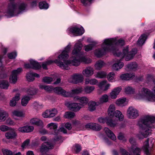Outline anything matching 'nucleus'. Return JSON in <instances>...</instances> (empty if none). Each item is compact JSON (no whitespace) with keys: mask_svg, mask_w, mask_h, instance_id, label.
<instances>
[{"mask_svg":"<svg viewBox=\"0 0 155 155\" xmlns=\"http://www.w3.org/2000/svg\"><path fill=\"white\" fill-rule=\"evenodd\" d=\"M94 72L93 68L91 67H88L83 71L82 74L86 77H89L93 74Z\"/></svg>","mask_w":155,"mask_h":155,"instance_id":"obj_20","label":"nucleus"},{"mask_svg":"<svg viewBox=\"0 0 155 155\" xmlns=\"http://www.w3.org/2000/svg\"><path fill=\"white\" fill-rule=\"evenodd\" d=\"M117 120H113L112 119H109L107 122V125L111 127H114L117 124Z\"/></svg>","mask_w":155,"mask_h":155,"instance_id":"obj_40","label":"nucleus"},{"mask_svg":"<svg viewBox=\"0 0 155 155\" xmlns=\"http://www.w3.org/2000/svg\"><path fill=\"white\" fill-rule=\"evenodd\" d=\"M30 100V97L28 96L25 95L23 96L21 99V105L24 107L26 106Z\"/></svg>","mask_w":155,"mask_h":155,"instance_id":"obj_31","label":"nucleus"},{"mask_svg":"<svg viewBox=\"0 0 155 155\" xmlns=\"http://www.w3.org/2000/svg\"><path fill=\"white\" fill-rule=\"evenodd\" d=\"M84 28L80 25L72 26L67 29L68 32L75 36L82 35L84 33Z\"/></svg>","mask_w":155,"mask_h":155,"instance_id":"obj_6","label":"nucleus"},{"mask_svg":"<svg viewBox=\"0 0 155 155\" xmlns=\"http://www.w3.org/2000/svg\"><path fill=\"white\" fill-rule=\"evenodd\" d=\"M97 44V43L96 42H93L91 44L85 46L84 47V48L85 51H88L92 50Z\"/></svg>","mask_w":155,"mask_h":155,"instance_id":"obj_36","label":"nucleus"},{"mask_svg":"<svg viewBox=\"0 0 155 155\" xmlns=\"http://www.w3.org/2000/svg\"><path fill=\"white\" fill-rule=\"evenodd\" d=\"M74 100L75 101L78 102L81 108L86 105L89 101L88 99L86 97H80L76 96L74 97Z\"/></svg>","mask_w":155,"mask_h":155,"instance_id":"obj_10","label":"nucleus"},{"mask_svg":"<svg viewBox=\"0 0 155 155\" xmlns=\"http://www.w3.org/2000/svg\"><path fill=\"white\" fill-rule=\"evenodd\" d=\"M124 92L127 94H133L134 93L135 90L130 86H127L124 88Z\"/></svg>","mask_w":155,"mask_h":155,"instance_id":"obj_45","label":"nucleus"},{"mask_svg":"<svg viewBox=\"0 0 155 155\" xmlns=\"http://www.w3.org/2000/svg\"><path fill=\"white\" fill-rule=\"evenodd\" d=\"M13 116H15L20 118H22L25 117V114L23 112L20 111L15 110L12 112Z\"/></svg>","mask_w":155,"mask_h":155,"instance_id":"obj_38","label":"nucleus"},{"mask_svg":"<svg viewBox=\"0 0 155 155\" xmlns=\"http://www.w3.org/2000/svg\"><path fill=\"white\" fill-rule=\"evenodd\" d=\"M115 110L116 107L114 104H111L110 105L107 110V113L108 115L111 117H114Z\"/></svg>","mask_w":155,"mask_h":155,"instance_id":"obj_23","label":"nucleus"},{"mask_svg":"<svg viewBox=\"0 0 155 155\" xmlns=\"http://www.w3.org/2000/svg\"><path fill=\"white\" fill-rule=\"evenodd\" d=\"M115 74L114 72H110L108 74L107 78V80L111 82H114L115 81V79L114 78Z\"/></svg>","mask_w":155,"mask_h":155,"instance_id":"obj_44","label":"nucleus"},{"mask_svg":"<svg viewBox=\"0 0 155 155\" xmlns=\"http://www.w3.org/2000/svg\"><path fill=\"white\" fill-rule=\"evenodd\" d=\"M124 44L123 39H105L102 45V49L95 50L94 54L97 58H100L105 55L106 52L111 51L115 56L121 58L125 57L126 61H130L137 53V49L134 48L131 51L128 52V46H127L123 49V53H121L116 46H122Z\"/></svg>","mask_w":155,"mask_h":155,"instance_id":"obj_1","label":"nucleus"},{"mask_svg":"<svg viewBox=\"0 0 155 155\" xmlns=\"http://www.w3.org/2000/svg\"><path fill=\"white\" fill-rule=\"evenodd\" d=\"M116 104L118 106L123 107L127 104L126 98L125 97L120 98L117 99L116 101Z\"/></svg>","mask_w":155,"mask_h":155,"instance_id":"obj_27","label":"nucleus"},{"mask_svg":"<svg viewBox=\"0 0 155 155\" xmlns=\"http://www.w3.org/2000/svg\"><path fill=\"white\" fill-rule=\"evenodd\" d=\"M9 131L5 134V136L7 139H12L15 138L17 136L16 130L14 129L10 128Z\"/></svg>","mask_w":155,"mask_h":155,"instance_id":"obj_15","label":"nucleus"},{"mask_svg":"<svg viewBox=\"0 0 155 155\" xmlns=\"http://www.w3.org/2000/svg\"><path fill=\"white\" fill-rule=\"evenodd\" d=\"M26 78L29 81H34L35 78L33 75V73H28L26 75Z\"/></svg>","mask_w":155,"mask_h":155,"instance_id":"obj_53","label":"nucleus"},{"mask_svg":"<svg viewBox=\"0 0 155 155\" xmlns=\"http://www.w3.org/2000/svg\"><path fill=\"white\" fill-rule=\"evenodd\" d=\"M95 87L93 86H87L83 89L84 93L86 94H89L92 92L94 90Z\"/></svg>","mask_w":155,"mask_h":155,"instance_id":"obj_32","label":"nucleus"},{"mask_svg":"<svg viewBox=\"0 0 155 155\" xmlns=\"http://www.w3.org/2000/svg\"><path fill=\"white\" fill-rule=\"evenodd\" d=\"M114 117L118 118L120 121H122L124 120V115L119 110H116L115 111Z\"/></svg>","mask_w":155,"mask_h":155,"instance_id":"obj_34","label":"nucleus"},{"mask_svg":"<svg viewBox=\"0 0 155 155\" xmlns=\"http://www.w3.org/2000/svg\"><path fill=\"white\" fill-rule=\"evenodd\" d=\"M135 77L134 75L131 73H127L123 74L120 76V78L122 80H128Z\"/></svg>","mask_w":155,"mask_h":155,"instance_id":"obj_26","label":"nucleus"},{"mask_svg":"<svg viewBox=\"0 0 155 155\" xmlns=\"http://www.w3.org/2000/svg\"><path fill=\"white\" fill-rule=\"evenodd\" d=\"M104 131L107 136L111 139L114 140H116V138L114 134L107 127H105Z\"/></svg>","mask_w":155,"mask_h":155,"instance_id":"obj_22","label":"nucleus"},{"mask_svg":"<svg viewBox=\"0 0 155 155\" xmlns=\"http://www.w3.org/2000/svg\"><path fill=\"white\" fill-rule=\"evenodd\" d=\"M49 114V110H47L43 113L42 116L45 118L50 117Z\"/></svg>","mask_w":155,"mask_h":155,"instance_id":"obj_63","label":"nucleus"},{"mask_svg":"<svg viewBox=\"0 0 155 155\" xmlns=\"http://www.w3.org/2000/svg\"><path fill=\"white\" fill-rule=\"evenodd\" d=\"M8 115L6 112L3 110H0V122L4 121Z\"/></svg>","mask_w":155,"mask_h":155,"instance_id":"obj_37","label":"nucleus"},{"mask_svg":"<svg viewBox=\"0 0 155 155\" xmlns=\"http://www.w3.org/2000/svg\"><path fill=\"white\" fill-rule=\"evenodd\" d=\"M32 106L35 109H38L40 107V105L37 102H35L32 104Z\"/></svg>","mask_w":155,"mask_h":155,"instance_id":"obj_64","label":"nucleus"},{"mask_svg":"<svg viewBox=\"0 0 155 155\" xmlns=\"http://www.w3.org/2000/svg\"><path fill=\"white\" fill-rule=\"evenodd\" d=\"M10 128L5 125H2L0 126V130L2 132H5L10 130Z\"/></svg>","mask_w":155,"mask_h":155,"instance_id":"obj_59","label":"nucleus"},{"mask_svg":"<svg viewBox=\"0 0 155 155\" xmlns=\"http://www.w3.org/2000/svg\"><path fill=\"white\" fill-rule=\"evenodd\" d=\"M20 94H17L13 97L12 99L10 101L9 104L12 107L15 106L18 102L20 99Z\"/></svg>","mask_w":155,"mask_h":155,"instance_id":"obj_24","label":"nucleus"},{"mask_svg":"<svg viewBox=\"0 0 155 155\" xmlns=\"http://www.w3.org/2000/svg\"><path fill=\"white\" fill-rule=\"evenodd\" d=\"M88 109L90 111H92L96 109V106L98 104L94 101H91L88 104Z\"/></svg>","mask_w":155,"mask_h":155,"instance_id":"obj_41","label":"nucleus"},{"mask_svg":"<svg viewBox=\"0 0 155 155\" xmlns=\"http://www.w3.org/2000/svg\"><path fill=\"white\" fill-rule=\"evenodd\" d=\"M155 123V117L147 116L140 119L137 125L139 127L140 131L137 136L139 139L147 137L150 135L151 128L155 127L153 124Z\"/></svg>","mask_w":155,"mask_h":155,"instance_id":"obj_3","label":"nucleus"},{"mask_svg":"<svg viewBox=\"0 0 155 155\" xmlns=\"http://www.w3.org/2000/svg\"><path fill=\"white\" fill-rule=\"evenodd\" d=\"M65 105L70 110L74 111H78L81 108L79 104L78 103H71L69 102H66L65 103Z\"/></svg>","mask_w":155,"mask_h":155,"instance_id":"obj_13","label":"nucleus"},{"mask_svg":"<svg viewBox=\"0 0 155 155\" xmlns=\"http://www.w3.org/2000/svg\"><path fill=\"white\" fill-rule=\"evenodd\" d=\"M127 115L129 118L134 119L139 116L138 110L132 107H130L127 110Z\"/></svg>","mask_w":155,"mask_h":155,"instance_id":"obj_9","label":"nucleus"},{"mask_svg":"<svg viewBox=\"0 0 155 155\" xmlns=\"http://www.w3.org/2000/svg\"><path fill=\"white\" fill-rule=\"evenodd\" d=\"M105 65L104 62L101 60L97 61L94 65L95 68L97 70H100Z\"/></svg>","mask_w":155,"mask_h":155,"instance_id":"obj_28","label":"nucleus"},{"mask_svg":"<svg viewBox=\"0 0 155 155\" xmlns=\"http://www.w3.org/2000/svg\"><path fill=\"white\" fill-rule=\"evenodd\" d=\"M110 86V84L107 83L106 80L103 81L98 84V87L104 91H107L109 88Z\"/></svg>","mask_w":155,"mask_h":155,"instance_id":"obj_18","label":"nucleus"},{"mask_svg":"<svg viewBox=\"0 0 155 155\" xmlns=\"http://www.w3.org/2000/svg\"><path fill=\"white\" fill-rule=\"evenodd\" d=\"M75 116L74 113L72 112H68L65 113L64 117L67 118L71 119L73 118Z\"/></svg>","mask_w":155,"mask_h":155,"instance_id":"obj_51","label":"nucleus"},{"mask_svg":"<svg viewBox=\"0 0 155 155\" xmlns=\"http://www.w3.org/2000/svg\"><path fill=\"white\" fill-rule=\"evenodd\" d=\"M83 91L82 87H81L72 90L71 92H70L71 96L69 97H73V94H78L81 93Z\"/></svg>","mask_w":155,"mask_h":155,"instance_id":"obj_33","label":"nucleus"},{"mask_svg":"<svg viewBox=\"0 0 155 155\" xmlns=\"http://www.w3.org/2000/svg\"><path fill=\"white\" fill-rule=\"evenodd\" d=\"M30 123L32 125L42 127L43 123L42 120L38 118H33L30 121Z\"/></svg>","mask_w":155,"mask_h":155,"instance_id":"obj_25","label":"nucleus"},{"mask_svg":"<svg viewBox=\"0 0 155 155\" xmlns=\"http://www.w3.org/2000/svg\"><path fill=\"white\" fill-rule=\"evenodd\" d=\"M53 91L55 93L58 94H61L64 97H69V96H71L70 92L66 91L60 87H57L54 88Z\"/></svg>","mask_w":155,"mask_h":155,"instance_id":"obj_11","label":"nucleus"},{"mask_svg":"<svg viewBox=\"0 0 155 155\" xmlns=\"http://www.w3.org/2000/svg\"><path fill=\"white\" fill-rule=\"evenodd\" d=\"M34 129V127L31 126L26 125L19 127L18 130L21 133H29L32 132Z\"/></svg>","mask_w":155,"mask_h":155,"instance_id":"obj_17","label":"nucleus"},{"mask_svg":"<svg viewBox=\"0 0 155 155\" xmlns=\"http://www.w3.org/2000/svg\"><path fill=\"white\" fill-rule=\"evenodd\" d=\"M74 147V150L77 153L79 152L81 150V147L78 144H75Z\"/></svg>","mask_w":155,"mask_h":155,"instance_id":"obj_62","label":"nucleus"},{"mask_svg":"<svg viewBox=\"0 0 155 155\" xmlns=\"http://www.w3.org/2000/svg\"><path fill=\"white\" fill-rule=\"evenodd\" d=\"M30 143V140L27 139L22 144L21 147L24 149L27 148L29 144Z\"/></svg>","mask_w":155,"mask_h":155,"instance_id":"obj_58","label":"nucleus"},{"mask_svg":"<svg viewBox=\"0 0 155 155\" xmlns=\"http://www.w3.org/2000/svg\"><path fill=\"white\" fill-rule=\"evenodd\" d=\"M138 67V65L135 62L130 63L126 66V69L127 71H129L130 70H136Z\"/></svg>","mask_w":155,"mask_h":155,"instance_id":"obj_29","label":"nucleus"},{"mask_svg":"<svg viewBox=\"0 0 155 155\" xmlns=\"http://www.w3.org/2000/svg\"><path fill=\"white\" fill-rule=\"evenodd\" d=\"M30 64H25L24 67L26 68H32L35 69H38L41 67V65L37 61L33 60L30 61Z\"/></svg>","mask_w":155,"mask_h":155,"instance_id":"obj_14","label":"nucleus"},{"mask_svg":"<svg viewBox=\"0 0 155 155\" xmlns=\"http://www.w3.org/2000/svg\"><path fill=\"white\" fill-rule=\"evenodd\" d=\"M109 118L106 117H100L98 118V122L101 123H104L105 122L107 123V122Z\"/></svg>","mask_w":155,"mask_h":155,"instance_id":"obj_54","label":"nucleus"},{"mask_svg":"<svg viewBox=\"0 0 155 155\" xmlns=\"http://www.w3.org/2000/svg\"><path fill=\"white\" fill-rule=\"evenodd\" d=\"M2 152L4 155H13L12 151L7 149H3Z\"/></svg>","mask_w":155,"mask_h":155,"instance_id":"obj_57","label":"nucleus"},{"mask_svg":"<svg viewBox=\"0 0 155 155\" xmlns=\"http://www.w3.org/2000/svg\"><path fill=\"white\" fill-rule=\"evenodd\" d=\"M84 77L81 74L75 73L71 75L68 79L71 83L77 84L82 82L84 80Z\"/></svg>","mask_w":155,"mask_h":155,"instance_id":"obj_8","label":"nucleus"},{"mask_svg":"<svg viewBox=\"0 0 155 155\" xmlns=\"http://www.w3.org/2000/svg\"><path fill=\"white\" fill-rule=\"evenodd\" d=\"M124 66V63L119 60L112 65V69L114 70L118 71L121 69Z\"/></svg>","mask_w":155,"mask_h":155,"instance_id":"obj_21","label":"nucleus"},{"mask_svg":"<svg viewBox=\"0 0 155 155\" xmlns=\"http://www.w3.org/2000/svg\"><path fill=\"white\" fill-rule=\"evenodd\" d=\"M17 55V53L16 52H14L9 54L8 57L10 59H14L15 58Z\"/></svg>","mask_w":155,"mask_h":155,"instance_id":"obj_61","label":"nucleus"},{"mask_svg":"<svg viewBox=\"0 0 155 155\" xmlns=\"http://www.w3.org/2000/svg\"><path fill=\"white\" fill-rule=\"evenodd\" d=\"M27 8V5L24 3L11 2L8 4L6 10H0V20L2 17V13L8 17H12L17 16L21 13L26 11Z\"/></svg>","mask_w":155,"mask_h":155,"instance_id":"obj_4","label":"nucleus"},{"mask_svg":"<svg viewBox=\"0 0 155 155\" xmlns=\"http://www.w3.org/2000/svg\"><path fill=\"white\" fill-rule=\"evenodd\" d=\"M39 6L41 9H47L49 7L48 4L45 1L40 2L39 3Z\"/></svg>","mask_w":155,"mask_h":155,"instance_id":"obj_46","label":"nucleus"},{"mask_svg":"<svg viewBox=\"0 0 155 155\" xmlns=\"http://www.w3.org/2000/svg\"><path fill=\"white\" fill-rule=\"evenodd\" d=\"M98 83V81L96 79H86L85 80V83L86 84H90L91 85H94Z\"/></svg>","mask_w":155,"mask_h":155,"instance_id":"obj_43","label":"nucleus"},{"mask_svg":"<svg viewBox=\"0 0 155 155\" xmlns=\"http://www.w3.org/2000/svg\"><path fill=\"white\" fill-rule=\"evenodd\" d=\"M121 90L122 88L120 87H118L113 89L110 93V98L112 99L116 98Z\"/></svg>","mask_w":155,"mask_h":155,"instance_id":"obj_19","label":"nucleus"},{"mask_svg":"<svg viewBox=\"0 0 155 155\" xmlns=\"http://www.w3.org/2000/svg\"><path fill=\"white\" fill-rule=\"evenodd\" d=\"M56 60H58V61L59 60V61H61V62H62V61H63V60L62 59H61H61L60 60L58 58V59H56ZM55 60H54V62H55ZM53 62H54V61H52L48 60V61H46L45 62H43V64H42V67L44 69H47V66L48 65H49L51 64ZM55 63L57 65H58Z\"/></svg>","mask_w":155,"mask_h":155,"instance_id":"obj_35","label":"nucleus"},{"mask_svg":"<svg viewBox=\"0 0 155 155\" xmlns=\"http://www.w3.org/2000/svg\"><path fill=\"white\" fill-rule=\"evenodd\" d=\"M107 76V73L103 71H100L97 73L95 75V77L99 78H105Z\"/></svg>","mask_w":155,"mask_h":155,"instance_id":"obj_42","label":"nucleus"},{"mask_svg":"<svg viewBox=\"0 0 155 155\" xmlns=\"http://www.w3.org/2000/svg\"><path fill=\"white\" fill-rule=\"evenodd\" d=\"M71 45L69 44L62 51L61 53L58 56V58L60 60L61 58L63 60V62H61L58 60L55 61V63L62 69L68 70V65H72L75 66L79 65L81 62H83L85 64H89L91 62V59L88 58L83 57L80 59L78 58L79 53L82 48V45L80 43L75 44L74 49L72 52V56L70 60H66L65 59L69 57L68 53L70 51Z\"/></svg>","mask_w":155,"mask_h":155,"instance_id":"obj_2","label":"nucleus"},{"mask_svg":"<svg viewBox=\"0 0 155 155\" xmlns=\"http://www.w3.org/2000/svg\"><path fill=\"white\" fill-rule=\"evenodd\" d=\"M22 71L21 68H18L17 70H14L12 72V74L10 77L9 79L10 82L15 83L17 80V75Z\"/></svg>","mask_w":155,"mask_h":155,"instance_id":"obj_12","label":"nucleus"},{"mask_svg":"<svg viewBox=\"0 0 155 155\" xmlns=\"http://www.w3.org/2000/svg\"><path fill=\"white\" fill-rule=\"evenodd\" d=\"M149 141V139H148L147 141L145 142L143 147V150H144L145 153L147 154H148L149 153V151L148 150Z\"/></svg>","mask_w":155,"mask_h":155,"instance_id":"obj_49","label":"nucleus"},{"mask_svg":"<svg viewBox=\"0 0 155 155\" xmlns=\"http://www.w3.org/2000/svg\"><path fill=\"white\" fill-rule=\"evenodd\" d=\"M40 139L42 141L45 142L42 144L40 148V151L42 153H45L48 149H51L53 148V145L47 142L48 139L46 136H43Z\"/></svg>","mask_w":155,"mask_h":155,"instance_id":"obj_7","label":"nucleus"},{"mask_svg":"<svg viewBox=\"0 0 155 155\" xmlns=\"http://www.w3.org/2000/svg\"><path fill=\"white\" fill-rule=\"evenodd\" d=\"M52 81L53 78L49 77H45L42 79L43 82L48 84H50Z\"/></svg>","mask_w":155,"mask_h":155,"instance_id":"obj_52","label":"nucleus"},{"mask_svg":"<svg viewBox=\"0 0 155 155\" xmlns=\"http://www.w3.org/2000/svg\"><path fill=\"white\" fill-rule=\"evenodd\" d=\"M26 92L28 95H33L36 93V90L34 88L30 87L26 90Z\"/></svg>","mask_w":155,"mask_h":155,"instance_id":"obj_50","label":"nucleus"},{"mask_svg":"<svg viewBox=\"0 0 155 155\" xmlns=\"http://www.w3.org/2000/svg\"><path fill=\"white\" fill-rule=\"evenodd\" d=\"M39 87L41 89H44L47 91L50 92L53 90V88L52 86L45 85L40 84Z\"/></svg>","mask_w":155,"mask_h":155,"instance_id":"obj_39","label":"nucleus"},{"mask_svg":"<svg viewBox=\"0 0 155 155\" xmlns=\"http://www.w3.org/2000/svg\"><path fill=\"white\" fill-rule=\"evenodd\" d=\"M108 101V97L107 94L103 95L100 98L99 101L101 103H106Z\"/></svg>","mask_w":155,"mask_h":155,"instance_id":"obj_47","label":"nucleus"},{"mask_svg":"<svg viewBox=\"0 0 155 155\" xmlns=\"http://www.w3.org/2000/svg\"><path fill=\"white\" fill-rule=\"evenodd\" d=\"M81 2L85 6L89 5L93 2V0H81Z\"/></svg>","mask_w":155,"mask_h":155,"instance_id":"obj_55","label":"nucleus"},{"mask_svg":"<svg viewBox=\"0 0 155 155\" xmlns=\"http://www.w3.org/2000/svg\"><path fill=\"white\" fill-rule=\"evenodd\" d=\"M135 99L139 100H143L147 102L155 101V96L151 91L147 88H143L141 91L134 96Z\"/></svg>","mask_w":155,"mask_h":155,"instance_id":"obj_5","label":"nucleus"},{"mask_svg":"<svg viewBox=\"0 0 155 155\" xmlns=\"http://www.w3.org/2000/svg\"><path fill=\"white\" fill-rule=\"evenodd\" d=\"M47 127L50 130H54L55 134H57L58 131V130H57L58 128V125L56 123H50L47 125Z\"/></svg>","mask_w":155,"mask_h":155,"instance_id":"obj_30","label":"nucleus"},{"mask_svg":"<svg viewBox=\"0 0 155 155\" xmlns=\"http://www.w3.org/2000/svg\"><path fill=\"white\" fill-rule=\"evenodd\" d=\"M50 117H53L58 113V111L55 109L49 110Z\"/></svg>","mask_w":155,"mask_h":155,"instance_id":"obj_56","label":"nucleus"},{"mask_svg":"<svg viewBox=\"0 0 155 155\" xmlns=\"http://www.w3.org/2000/svg\"><path fill=\"white\" fill-rule=\"evenodd\" d=\"M117 138L119 140L124 141H125L126 140L124 134L122 133H119Z\"/></svg>","mask_w":155,"mask_h":155,"instance_id":"obj_60","label":"nucleus"},{"mask_svg":"<svg viewBox=\"0 0 155 155\" xmlns=\"http://www.w3.org/2000/svg\"><path fill=\"white\" fill-rule=\"evenodd\" d=\"M9 86L8 82L6 81H0V87L2 88L7 89Z\"/></svg>","mask_w":155,"mask_h":155,"instance_id":"obj_48","label":"nucleus"},{"mask_svg":"<svg viewBox=\"0 0 155 155\" xmlns=\"http://www.w3.org/2000/svg\"><path fill=\"white\" fill-rule=\"evenodd\" d=\"M87 129H90L96 131H99L101 128V127L99 124L95 123H90L85 125Z\"/></svg>","mask_w":155,"mask_h":155,"instance_id":"obj_16","label":"nucleus"}]
</instances>
